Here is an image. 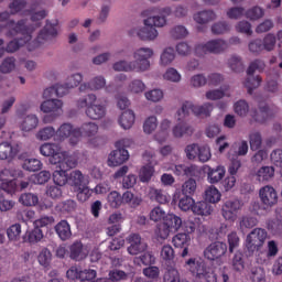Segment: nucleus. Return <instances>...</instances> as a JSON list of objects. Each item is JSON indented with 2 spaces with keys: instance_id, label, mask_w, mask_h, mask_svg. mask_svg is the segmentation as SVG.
<instances>
[{
  "instance_id": "f257e3e1",
  "label": "nucleus",
  "mask_w": 282,
  "mask_h": 282,
  "mask_svg": "<svg viewBox=\"0 0 282 282\" xmlns=\"http://www.w3.org/2000/svg\"><path fill=\"white\" fill-rule=\"evenodd\" d=\"M40 153L44 158H50V163L55 166L52 177H68L67 171L75 169L76 159L69 156V152L61 151V145L56 143H44L40 147Z\"/></svg>"
},
{
  "instance_id": "f03ea898",
  "label": "nucleus",
  "mask_w": 282,
  "mask_h": 282,
  "mask_svg": "<svg viewBox=\"0 0 282 282\" xmlns=\"http://www.w3.org/2000/svg\"><path fill=\"white\" fill-rule=\"evenodd\" d=\"M194 113V116H205L208 118L213 111V104L206 102L203 106H195L191 101H185L177 111L178 123L173 128L174 138H182L184 135H191L193 133V128L186 123V117L188 113Z\"/></svg>"
},
{
  "instance_id": "7ed1b4c3",
  "label": "nucleus",
  "mask_w": 282,
  "mask_h": 282,
  "mask_svg": "<svg viewBox=\"0 0 282 282\" xmlns=\"http://www.w3.org/2000/svg\"><path fill=\"white\" fill-rule=\"evenodd\" d=\"M161 17L160 15H154L144 20V25L141 29H132L129 32L130 36H137L141 41H155L158 39L159 33L158 29L155 28H164L166 25V17L171 14V8L166 7L161 10Z\"/></svg>"
},
{
  "instance_id": "20e7f679",
  "label": "nucleus",
  "mask_w": 282,
  "mask_h": 282,
  "mask_svg": "<svg viewBox=\"0 0 282 282\" xmlns=\"http://www.w3.org/2000/svg\"><path fill=\"white\" fill-rule=\"evenodd\" d=\"M25 23L26 20H19L17 23L14 22V20H9L7 22L8 28H12L8 32V36H17V34H20L21 36L14 39L13 41H10L7 44L4 52H8L9 54H14V52L32 41V32H34V29L25 25Z\"/></svg>"
},
{
  "instance_id": "39448f33",
  "label": "nucleus",
  "mask_w": 282,
  "mask_h": 282,
  "mask_svg": "<svg viewBox=\"0 0 282 282\" xmlns=\"http://www.w3.org/2000/svg\"><path fill=\"white\" fill-rule=\"evenodd\" d=\"M153 51L149 47H141L133 53V62L120 61L113 64L115 72H147L151 67L149 58Z\"/></svg>"
},
{
  "instance_id": "423d86ee",
  "label": "nucleus",
  "mask_w": 282,
  "mask_h": 282,
  "mask_svg": "<svg viewBox=\"0 0 282 282\" xmlns=\"http://www.w3.org/2000/svg\"><path fill=\"white\" fill-rule=\"evenodd\" d=\"M53 182L56 186H65L70 184L75 193H77L78 202H87L91 197V189L87 186L89 181L85 177H55Z\"/></svg>"
},
{
  "instance_id": "0eeeda50",
  "label": "nucleus",
  "mask_w": 282,
  "mask_h": 282,
  "mask_svg": "<svg viewBox=\"0 0 282 282\" xmlns=\"http://www.w3.org/2000/svg\"><path fill=\"white\" fill-rule=\"evenodd\" d=\"M185 265L197 279L206 282H217V274H215L213 269H206V265L200 259L191 258L185 262Z\"/></svg>"
},
{
  "instance_id": "6e6552de",
  "label": "nucleus",
  "mask_w": 282,
  "mask_h": 282,
  "mask_svg": "<svg viewBox=\"0 0 282 282\" xmlns=\"http://www.w3.org/2000/svg\"><path fill=\"white\" fill-rule=\"evenodd\" d=\"M265 239H268V231L263 228H254L247 235L245 247L248 252L253 254L256 250H261V248H263Z\"/></svg>"
},
{
  "instance_id": "1a4fd4ad",
  "label": "nucleus",
  "mask_w": 282,
  "mask_h": 282,
  "mask_svg": "<svg viewBox=\"0 0 282 282\" xmlns=\"http://www.w3.org/2000/svg\"><path fill=\"white\" fill-rule=\"evenodd\" d=\"M264 67H265V63H263V61L261 59H256L250 63L247 69L248 78L245 82V87L248 89V94H250V96H252V91H254V89H257V87L261 85V80H262L261 76L254 77V72L257 69L261 72V69H263Z\"/></svg>"
},
{
  "instance_id": "9d476101",
  "label": "nucleus",
  "mask_w": 282,
  "mask_h": 282,
  "mask_svg": "<svg viewBox=\"0 0 282 282\" xmlns=\"http://www.w3.org/2000/svg\"><path fill=\"white\" fill-rule=\"evenodd\" d=\"M228 50V42L221 39L210 40L205 44H198L195 47L196 56H204L206 54H221Z\"/></svg>"
},
{
  "instance_id": "9b49d317",
  "label": "nucleus",
  "mask_w": 282,
  "mask_h": 282,
  "mask_svg": "<svg viewBox=\"0 0 282 282\" xmlns=\"http://www.w3.org/2000/svg\"><path fill=\"white\" fill-rule=\"evenodd\" d=\"M98 124L96 122H84L80 128H75L69 144L76 147L80 142V138H96L98 135Z\"/></svg>"
},
{
  "instance_id": "f8f14e48",
  "label": "nucleus",
  "mask_w": 282,
  "mask_h": 282,
  "mask_svg": "<svg viewBox=\"0 0 282 282\" xmlns=\"http://www.w3.org/2000/svg\"><path fill=\"white\" fill-rule=\"evenodd\" d=\"M89 105L85 110L90 120H102L107 116V104H96L98 97L95 94L88 95Z\"/></svg>"
},
{
  "instance_id": "ddd939ff",
  "label": "nucleus",
  "mask_w": 282,
  "mask_h": 282,
  "mask_svg": "<svg viewBox=\"0 0 282 282\" xmlns=\"http://www.w3.org/2000/svg\"><path fill=\"white\" fill-rule=\"evenodd\" d=\"M259 198L264 208H273L279 204V193L271 185H265L259 189Z\"/></svg>"
},
{
  "instance_id": "4468645a",
  "label": "nucleus",
  "mask_w": 282,
  "mask_h": 282,
  "mask_svg": "<svg viewBox=\"0 0 282 282\" xmlns=\"http://www.w3.org/2000/svg\"><path fill=\"white\" fill-rule=\"evenodd\" d=\"M239 210H241V202L239 199H228L223 204L221 215L226 221L235 223Z\"/></svg>"
},
{
  "instance_id": "2eb2a0df",
  "label": "nucleus",
  "mask_w": 282,
  "mask_h": 282,
  "mask_svg": "<svg viewBox=\"0 0 282 282\" xmlns=\"http://www.w3.org/2000/svg\"><path fill=\"white\" fill-rule=\"evenodd\" d=\"M227 250L228 246L226 242H213L205 249L204 256L209 261H215L216 259L224 257Z\"/></svg>"
},
{
  "instance_id": "dca6fc26",
  "label": "nucleus",
  "mask_w": 282,
  "mask_h": 282,
  "mask_svg": "<svg viewBox=\"0 0 282 282\" xmlns=\"http://www.w3.org/2000/svg\"><path fill=\"white\" fill-rule=\"evenodd\" d=\"M128 243V252L132 256L141 254V252L147 251V242L142 240V237L139 234H131L127 238Z\"/></svg>"
},
{
  "instance_id": "f3484780",
  "label": "nucleus",
  "mask_w": 282,
  "mask_h": 282,
  "mask_svg": "<svg viewBox=\"0 0 282 282\" xmlns=\"http://www.w3.org/2000/svg\"><path fill=\"white\" fill-rule=\"evenodd\" d=\"M56 25H58V22L52 24L50 20H47L45 26L40 31L36 40L33 42V45L39 47L43 41H50V39L57 36L58 31L56 30Z\"/></svg>"
},
{
  "instance_id": "a211bd4d",
  "label": "nucleus",
  "mask_w": 282,
  "mask_h": 282,
  "mask_svg": "<svg viewBox=\"0 0 282 282\" xmlns=\"http://www.w3.org/2000/svg\"><path fill=\"white\" fill-rule=\"evenodd\" d=\"M21 152V144L15 143L13 145L10 142L0 143V160H14Z\"/></svg>"
},
{
  "instance_id": "6ab92c4d",
  "label": "nucleus",
  "mask_w": 282,
  "mask_h": 282,
  "mask_svg": "<svg viewBox=\"0 0 282 282\" xmlns=\"http://www.w3.org/2000/svg\"><path fill=\"white\" fill-rule=\"evenodd\" d=\"M89 257V249L80 241H75L69 247V259L73 261H85V258Z\"/></svg>"
},
{
  "instance_id": "aec40b11",
  "label": "nucleus",
  "mask_w": 282,
  "mask_h": 282,
  "mask_svg": "<svg viewBox=\"0 0 282 282\" xmlns=\"http://www.w3.org/2000/svg\"><path fill=\"white\" fill-rule=\"evenodd\" d=\"M129 160V151L123 148H117L108 158V166H120Z\"/></svg>"
},
{
  "instance_id": "412c9836",
  "label": "nucleus",
  "mask_w": 282,
  "mask_h": 282,
  "mask_svg": "<svg viewBox=\"0 0 282 282\" xmlns=\"http://www.w3.org/2000/svg\"><path fill=\"white\" fill-rule=\"evenodd\" d=\"M41 111L44 113H55V116H61L63 113V101L59 99H46L41 105Z\"/></svg>"
},
{
  "instance_id": "4be33fe9",
  "label": "nucleus",
  "mask_w": 282,
  "mask_h": 282,
  "mask_svg": "<svg viewBox=\"0 0 282 282\" xmlns=\"http://www.w3.org/2000/svg\"><path fill=\"white\" fill-rule=\"evenodd\" d=\"M172 171L177 177H195L199 173V169L196 165H174Z\"/></svg>"
},
{
  "instance_id": "5701e85b",
  "label": "nucleus",
  "mask_w": 282,
  "mask_h": 282,
  "mask_svg": "<svg viewBox=\"0 0 282 282\" xmlns=\"http://www.w3.org/2000/svg\"><path fill=\"white\" fill-rule=\"evenodd\" d=\"M107 80L102 76H97L87 84L79 86V91H98V89L105 88Z\"/></svg>"
},
{
  "instance_id": "b1692460",
  "label": "nucleus",
  "mask_w": 282,
  "mask_h": 282,
  "mask_svg": "<svg viewBox=\"0 0 282 282\" xmlns=\"http://www.w3.org/2000/svg\"><path fill=\"white\" fill-rule=\"evenodd\" d=\"M55 231L58 235L62 241H67V239H72V227L67 220H62L55 226Z\"/></svg>"
},
{
  "instance_id": "393cba45",
  "label": "nucleus",
  "mask_w": 282,
  "mask_h": 282,
  "mask_svg": "<svg viewBox=\"0 0 282 282\" xmlns=\"http://www.w3.org/2000/svg\"><path fill=\"white\" fill-rule=\"evenodd\" d=\"M209 184H218L219 188L223 191H230L237 183L235 177H209Z\"/></svg>"
},
{
  "instance_id": "a878e982",
  "label": "nucleus",
  "mask_w": 282,
  "mask_h": 282,
  "mask_svg": "<svg viewBox=\"0 0 282 282\" xmlns=\"http://www.w3.org/2000/svg\"><path fill=\"white\" fill-rule=\"evenodd\" d=\"M215 19H217V14L213 10H204L194 14V21L199 25H206V23H210V21H215Z\"/></svg>"
},
{
  "instance_id": "bb28decb",
  "label": "nucleus",
  "mask_w": 282,
  "mask_h": 282,
  "mask_svg": "<svg viewBox=\"0 0 282 282\" xmlns=\"http://www.w3.org/2000/svg\"><path fill=\"white\" fill-rule=\"evenodd\" d=\"M213 210L214 208L212 205L206 202L194 203V206L192 207L194 215H200L202 217H208L209 215H213Z\"/></svg>"
},
{
  "instance_id": "cd10ccee",
  "label": "nucleus",
  "mask_w": 282,
  "mask_h": 282,
  "mask_svg": "<svg viewBox=\"0 0 282 282\" xmlns=\"http://www.w3.org/2000/svg\"><path fill=\"white\" fill-rule=\"evenodd\" d=\"M135 122V113L133 110H126L119 118V124L122 129H131Z\"/></svg>"
},
{
  "instance_id": "c85d7f7f",
  "label": "nucleus",
  "mask_w": 282,
  "mask_h": 282,
  "mask_svg": "<svg viewBox=\"0 0 282 282\" xmlns=\"http://www.w3.org/2000/svg\"><path fill=\"white\" fill-rule=\"evenodd\" d=\"M39 127V117L36 115H29L24 117L20 124L22 131H34Z\"/></svg>"
},
{
  "instance_id": "c756f323",
  "label": "nucleus",
  "mask_w": 282,
  "mask_h": 282,
  "mask_svg": "<svg viewBox=\"0 0 282 282\" xmlns=\"http://www.w3.org/2000/svg\"><path fill=\"white\" fill-rule=\"evenodd\" d=\"M205 202L209 204H219L221 202V192L215 186L205 189Z\"/></svg>"
},
{
  "instance_id": "7c9ffc66",
  "label": "nucleus",
  "mask_w": 282,
  "mask_h": 282,
  "mask_svg": "<svg viewBox=\"0 0 282 282\" xmlns=\"http://www.w3.org/2000/svg\"><path fill=\"white\" fill-rule=\"evenodd\" d=\"M122 202L123 204H128L130 208H138L140 204H142V196L135 195L131 193L130 191L123 193L122 195Z\"/></svg>"
},
{
  "instance_id": "2f4dec72",
  "label": "nucleus",
  "mask_w": 282,
  "mask_h": 282,
  "mask_svg": "<svg viewBox=\"0 0 282 282\" xmlns=\"http://www.w3.org/2000/svg\"><path fill=\"white\" fill-rule=\"evenodd\" d=\"M252 118L256 122L263 124V122L270 118V107L265 104H259V112L254 111Z\"/></svg>"
},
{
  "instance_id": "473e14b6",
  "label": "nucleus",
  "mask_w": 282,
  "mask_h": 282,
  "mask_svg": "<svg viewBox=\"0 0 282 282\" xmlns=\"http://www.w3.org/2000/svg\"><path fill=\"white\" fill-rule=\"evenodd\" d=\"M164 223L172 232H177L182 228V218L175 214H167Z\"/></svg>"
},
{
  "instance_id": "72a5a7b5",
  "label": "nucleus",
  "mask_w": 282,
  "mask_h": 282,
  "mask_svg": "<svg viewBox=\"0 0 282 282\" xmlns=\"http://www.w3.org/2000/svg\"><path fill=\"white\" fill-rule=\"evenodd\" d=\"M75 129L76 128H74L72 123H63L55 133L58 135L59 140H65L69 137V140H72V138H74Z\"/></svg>"
},
{
  "instance_id": "f704fd0d",
  "label": "nucleus",
  "mask_w": 282,
  "mask_h": 282,
  "mask_svg": "<svg viewBox=\"0 0 282 282\" xmlns=\"http://www.w3.org/2000/svg\"><path fill=\"white\" fill-rule=\"evenodd\" d=\"M172 243L174 248H186L191 246V236L188 234H177L173 237Z\"/></svg>"
},
{
  "instance_id": "c9c22d12",
  "label": "nucleus",
  "mask_w": 282,
  "mask_h": 282,
  "mask_svg": "<svg viewBox=\"0 0 282 282\" xmlns=\"http://www.w3.org/2000/svg\"><path fill=\"white\" fill-rule=\"evenodd\" d=\"M167 216L169 214H166V212L160 206L152 208L149 214L150 220L155 224H158V221H165Z\"/></svg>"
},
{
  "instance_id": "e433bc0d",
  "label": "nucleus",
  "mask_w": 282,
  "mask_h": 282,
  "mask_svg": "<svg viewBox=\"0 0 282 282\" xmlns=\"http://www.w3.org/2000/svg\"><path fill=\"white\" fill-rule=\"evenodd\" d=\"M43 167V163L39 159H26L23 162L22 169L24 171H29L31 173H36V171H41Z\"/></svg>"
},
{
  "instance_id": "4c0bfd02",
  "label": "nucleus",
  "mask_w": 282,
  "mask_h": 282,
  "mask_svg": "<svg viewBox=\"0 0 282 282\" xmlns=\"http://www.w3.org/2000/svg\"><path fill=\"white\" fill-rule=\"evenodd\" d=\"M37 261L43 268H47L52 263V251L47 248H42L37 256Z\"/></svg>"
},
{
  "instance_id": "58836bf2",
  "label": "nucleus",
  "mask_w": 282,
  "mask_h": 282,
  "mask_svg": "<svg viewBox=\"0 0 282 282\" xmlns=\"http://www.w3.org/2000/svg\"><path fill=\"white\" fill-rule=\"evenodd\" d=\"M1 189L9 193V195H13V193L19 192V181L17 178L4 180L1 183Z\"/></svg>"
},
{
  "instance_id": "ea45409f",
  "label": "nucleus",
  "mask_w": 282,
  "mask_h": 282,
  "mask_svg": "<svg viewBox=\"0 0 282 282\" xmlns=\"http://www.w3.org/2000/svg\"><path fill=\"white\" fill-rule=\"evenodd\" d=\"M25 237L29 243H39V241L43 239L44 235L42 229L34 227L32 230L26 231Z\"/></svg>"
},
{
  "instance_id": "a19ab883",
  "label": "nucleus",
  "mask_w": 282,
  "mask_h": 282,
  "mask_svg": "<svg viewBox=\"0 0 282 282\" xmlns=\"http://www.w3.org/2000/svg\"><path fill=\"white\" fill-rule=\"evenodd\" d=\"M45 177H34V178H25L19 183V191H24V188H32L34 184H45Z\"/></svg>"
},
{
  "instance_id": "79ce46f5",
  "label": "nucleus",
  "mask_w": 282,
  "mask_h": 282,
  "mask_svg": "<svg viewBox=\"0 0 282 282\" xmlns=\"http://www.w3.org/2000/svg\"><path fill=\"white\" fill-rule=\"evenodd\" d=\"M228 67L231 68V72H235L236 74H241V72H243V62L241 61V57L232 55L228 59Z\"/></svg>"
},
{
  "instance_id": "37998d69",
  "label": "nucleus",
  "mask_w": 282,
  "mask_h": 282,
  "mask_svg": "<svg viewBox=\"0 0 282 282\" xmlns=\"http://www.w3.org/2000/svg\"><path fill=\"white\" fill-rule=\"evenodd\" d=\"M54 135H56V129L54 127H44L37 131L36 139L42 141L52 140Z\"/></svg>"
},
{
  "instance_id": "c03bdc74",
  "label": "nucleus",
  "mask_w": 282,
  "mask_h": 282,
  "mask_svg": "<svg viewBox=\"0 0 282 282\" xmlns=\"http://www.w3.org/2000/svg\"><path fill=\"white\" fill-rule=\"evenodd\" d=\"M22 206H36L39 204V196L32 193H24L19 198Z\"/></svg>"
},
{
  "instance_id": "a18cd8bd",
  "label": "nucleus",
  "mask_w": 282,
  "mask_h": 282,
  "mask_svg": "<svg viewBox=\"0 0 282 282\" xmlns=\"http://www.w3.org/2000/svg\"><path fill=\"white\" fill-rule=\"evenodd\" d=\"M7 237L9 241H19L21 239V224L11 225L7 229Z\"/></svg>"
},
{
  "instance_id": "49530a36",
  "label": "nucleus",
  "mask_w": 282,
  "mask_h": 282,
  "mask_svg": "<svg viewBox=\"0 0 282 282\" xmlns=\"http://www.w3.org/2000/svg\"><path fill=\"white\" fill-rule=\"evenodd\" d=\"M249 144L251 151H259L261 149V144H263V138L260 132H252L249 135Z\"/></svg>"
},
{
  "instance_id": "de8ad7c7",
  "label": "nucleus",
  "mask_w": 282,
  "mask_h": 282,
  "mask_svg": "<svg viewBox=\"0 0 282 282\" xmlns=\"http://www.w3.org/2000/svg\"><path fill=\"white\" fill-rule=\"evenodd\" d=\"M262 46L265 52L274 51V47H276V35L268 33L262 40Z\"/></svg>"
},
{
  "instance_id": "09e8293b",
  "label": "nucleus",
  "mask_w": 282,
  "mask_h": 282,
  "mask_svg": "<svg viewBox=\"0 0 282 282\" xmlns=\"http://www.w3.org/2000/svg\"><path fill=\"white\" fill-rule=\"evenodd\" d=\"M163 282H182L180 271L173 267L169 268L163 275Z\"/></svg>"
},
{
  "instance_id": "8fccbe9b",
  "label": "nucleus",
  "mask_w": 282,
  "mask_h": 282,
  "mask_svg": "<svg viewBox=\"0 0 282 282\" xmlns=\"http://www.w3.org/2000/svg\"><path fill=\"white\" fill-rule=\"evenodd\" d=\"M195 191H197V181H195V178H188L182 185V193L185 196L195 195Z\"/></svg>"
},
{
  "instance_id": "3c124183",
  "label": "nucleus",
  "mask_w": 282,
  "mask_h": 282,
  "mask_svg": "<svg viewBox=\"0 0 282 282\" xmlns=\"http://www.w3.org/2000/svg\"><path fill=\"white\" fill-rule=\"evenodd\" d=\"M17 59L14 57H7L0 65L1 74H10L17 67Z\"/></svg>"
},
{
  "instance_id": "603ef678",
  "label": "nucleus",
  "mask_w": 282,
  "mask_h": 282,
  "mask_svg": "<svg viewBox=\"0 0 282 282\" xmlns=\"http://www.w3.org/2000/svg\"><path fill=\"white\" fill-rule=\"evenodd\" d=\"M171 229L170 227H167V225L163 221V224H160L156 226V229L154 231V235L156 237V239H169V235H171Z\"/></svg>"
},
{
  "instance_id": "864d4df0",
  "label": "nucleus",
  "mask_w": 282,
  "mask_h": 282,
  "mask_svg": "<svg viewBox=\"0 0 282 282\" xmlns=\"http://www.w3.org/2000/svg\"><path fill=\"white\" fill-rule=\"evenodd\" d=\"M122 196L118 192H110L108 195V204L111 208H120L122 206Z\"/></svg>"
},
{
  "instance_id": "5fc2aeb1",
  "label": "nucleus",
  "mask_w": 282,
  "mask_h": 282,
  "mask_svg": "<svg viewBox=\"0 0 282 282\" xmlns=\"http://www.w3.org/2000/svg\"><path fill=\"white\" fill-rule=\"evenodd\" d=\"M155 129H158V118L155 116H151L145 119L143 123L144 133L151 134L153 131H155Z\"/></svg>"
},
{
  "instance_id": "6e6d98bb",
  "label": "nucleus",
  "mask_w": 282,
  "mask_h": 282,
  "mask_svg": "<svg viewBox=\"0 0 282 282\" xmlns=\"http://www.w3.org/2000/svg\"><path fill=\"white\" fill-rule=\"evenodd\" d=\"M170 34L172 39H186V36H188V30H186L184 25H176L170 31Z\"/></svg>"
},
{
  "instance_id": "4d7b16f0",
  "label": "nucleus",
  "mask_w": 282,
  "mask_h": 282,
  "mask_svg": "<svg viewBox=\"0 0 282 282\" xmlns=\"http://www.w3.org/2000/svg\"><path fill=\"white\" fill-rule=\"evenodd\" d=\"M151 197L152 199H155L158 204H167L169 199H171V197L167 196L162 189H152Z\"/></svg>"
},
{
  "instance_id": "13d9d810",
  "label": "nucleus",
  "mask_w": 282,
  "mask_h": 282,
  "mask_svg": "<svg viewBox=\"0 0 282 282\" xmlns=\"http://www.w3.org/2000/svg\"><path fill=\"white\" fill-rule=\"evenodd\" d=\"M173 61H175V51L172 47L165 48L161 54V64L171 65Z\"/></svg>"
},
{
  "instance_id": "bf43d9fd",
  "label": "nucleus",
  "mask_w": 282,
  "mask_h": 282,
  "mask_svg": "<svg viewBox=\"0 0 282 282\" xmlns=\"http://www.w3.org/2000/svg\"><path fill=\"white\" fill-rule=\"evenodd\" d=\"M235 112L237 116H248V112L250 111V106H248V102L246 100H239L234 106Z\"/></svg>"
},
{
  "instance_id": "052dcab7",
  "label": "nucleus",
  "mask_w": 282,
  "mask_h": 282,
  "mask_svg": "<svg viewBox=\"0 0 282 282\" xmlns=\"http://www.w3.org/2000/svg\"><path fill=\"white\" fill-rule=\"evenodd\" d=\"M54 224V217L52 216H42L34 220L33 226L35 228H47V226H52Z\"/></svg>"
},
{
  "instance_id": "680f3d73",
  "label": "nucleus",
  "mask_w": 282,
  "mask_h": 282,
  "mask_svg": "<svg viewBox=\"0 0 282 282\" xmlns=\"http://www.w3.org/2000/svg\"><path fill=\"white\" fill-rule=\"evenodd\" d=\"M264 12L261 7H253L246 12V18L250 21H259L263 17Z\"/></svg>"
},
{
  "instance_id": "e2e57ef3",
  "label": "nucleus",
  "mask_w": 282,
  "mask_h": 282,
  "mask_svg": "<svg viewBox=\"0 0 282 282\" xmlns=\"http://www.w3.org/2000/svg\"><path fill=\"white\" fill-rule=\"evenodd\" d=\"M194 206H195V199L186 195L182 197L178 202V207L181 208V210H184L185 213L186 210H193Z\"/></svg>"
},
{
  "instance_id": "0e129e2a",
  "label": "nucleus",
  "mask_w": 282,
  "mask_h": 282,
  "mask_svg": "<svg viewBox=\"0 0 282 282\" xmlns=\"http://www.w3.org/2000/svg\"><path fill=\"white\" fill-rule=\"evenodd\" d=\"M251 280L253 282H265V270L261 267L251 270Z\"/></svg>"
},
{
  "instance_id": "69168bd1",
  "label": "nucleus",
  "mask_w": 282,
  "mask_h": 282,
  "mask_svg": "<svg viewBox=\"0 0 282 282\" xmlns=\"http://www.w3.org/2000/svg\"><path fill=\"white\" fill-rule=\"evenodd\" d=\"M269 232H271V235H282V221L281 220H270L268 223V226H267Z\"/></svg>"
},
{
  "instance_id": "338daca9",
  "label": "nucleus",
  "mask_w": 282,
  "mask_h": 282,
  "mask_svg": "<svg viewBox=\"0 0 282 282\" xmlns=\"http://www.w3.org/2000/svg\"><path fill=\"white\" fill-rule=\"evenodd\" d=\"M213 34H226V32H230V24L227 22H217L212 26Z\"/></svg>"
},
{
  "instance_id": "774afa93",
  "label": "nucleus",
  "mask_w": 282,
  "mask_h": 282,
  "mask_svg": "<svg viewBox=\"0 0 282 282\" xmlns=\"http://www.w3.org/2000/svg\"><path fill=\"white\" fill-rule=\"evenodd\" d=\"M263 50V40L261 39H256L249 43V52L251 54H261Z\"/></svg>"
}]
</instances>
